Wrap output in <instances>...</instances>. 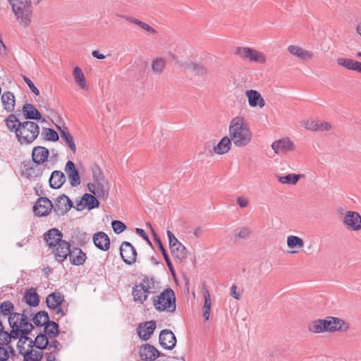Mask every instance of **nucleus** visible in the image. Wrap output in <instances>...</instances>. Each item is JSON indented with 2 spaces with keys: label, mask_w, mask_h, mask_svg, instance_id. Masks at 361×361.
I'll return each instance as SVG.
<instances>
[{
  "label": "nucleus",
  "mask_w": 361,
  "mask_h": 361,
  "mask_svg": "<svg viewBox=\"0 0 361 361\" xmlns=\"http://www.w3.org/2000/svg\"><path fill=\"white\" fill-rule=\"evenodd\" d=\"M6 127L15 133L20 145H30L39 134V125L30 121L21 122L15 114H10L5 120Z\"/></svg>",
  "instance_id": "obj_1"
},
{
  "label": "nucleus",
  "mask_w": 361,
  "mask_h": 361,
  "mask_svg": "<svg viewBox=\"0 0 361 361\" xmlns=\"http://www.w3.org/2000/svg\"><path fill=\"white\" fill-rule=\"evenodd\" d=\"M228 135L237 147L247 146L252 140V130L244 117L237 116L231 119L228 126Z\"/></svg>",
  "instance_id": "obj_2"
},
{
  "label": "nucleus",
  "mask_w": 361,
  "mask_h": 361,
  "mask_svg": "<svg viewBox=\"0 0 361 361\" xmlns=\"http://www.w3.org/2000/svg\"><path fill=\"white\" fill-rule=\"evenodd\" d=\"M8 323L12 329V334L19 337L18 348L21 347V343L27 342L29 340L27 335L33 329L32 324L27 319L24 314L14 312L8 318Z\"/></svg>",
  "instance_id": "obj_3"
},
{
  "label": "nucleus",
  "mask_w": 361,
  "mask_h": 361,
  "mask_svg": "<svg viewBox=\"0 0 361 361\" xmlns=\"http://www.w3.org/2000/svg\"><path fill=\"white\" fill-rule=\"evenodd\" d=\"M93 183L87 184L90 192L99 199L106 200L109 197L110 186L99 169L93 170Z\"/></svg>",
  "instance_id": "obj_4"
},
{
  "label": "nucleus",
  "mask_w": 361,
  "mask_h": 361,
  "mask_svg": "<svg viewBox=\"0 0 361 361\" xmlns=\"http://www.w3.org/2000/svg\"><path fill=\"white\" fill-rule=\"evenodd\" d=\"M19 23L27 27L31 23L32 6L30 0H8Z\"/></svg>",
  "instance_id": "obj_5"
},
{
  "label": "nucleus",
  "mask_w": 361,
  "mask_h": 361,
  "mask_svg": "<svg viewBox=\"0 0 361 361\" xmlns=\"http://www.w3.org/2000/svg\"><path fill=\"white\" fill-rule=\"evenodd\" d=\"M56 254V260L62 262L68 256L70 262L73 265L80 266L84 264L86 259V255L80 248L75 247L71 250V245L68 243H62L61 247Z\"/></svg>",
  "instance_id": "obj_6"
},
{
  "label": "nucleus",
  "mask_w": 361,
  "mask_h": 361,
  "mask_svg": "<svg viewBox=\"0 0 361 361\" xmlns=\"http://www.w3.org/2000/svg\"><path fill=\"white\" fill-rule=\"evenodd\" d=\"M155 282L153 278L145 276L138 284L133 287L132 295L133 300L136 302L143 304L147 299L148 295L155 292Z\"/></svg>",
  "instance_id": "obj_7"
},
{
  "label": "nucleus",
  "mask_w": 361,
  "mask_h": 361,
  "mask_svg": "<svg viewBox=\"0 0 361 361\" xmlns=\"http://www.w3.org/2000/svg\"><path fill=\"white\" fill-rule=\"evenodd\" d=\"M153 304L158 311L174 312L176 308L174 291L168 288L154 298Z\"/></svg>",
  "instance_id": "obj_8"
},
{
  "label": "nucleus",
  "mask_w": 361,
  "mask_h": 361,
  "mask_svg": "<svg viewBox=\"0 0 361 361\" xmlns=\"http://www.w3.org/2000/svg\"><path fill=\"white\" fill-rule=\"evenodd\" d=\"M235 55L244 60H249L251 62L258 63H265L267 61L266 56L255 49L247 47H237L234 51Z\"/></svg>",
  "instance_id": "obj_9"
},
{
  "label": "nucleus",
  "mask_w": 361,
  "mask_h": 361,
  "mask_svg": "<svg viewBox=\"0 0 361 361\" xmlns=\"http://www.w3.org/2000/svg\"><path fill=\"white\" fill-rule=\"evenodd\" d=\"M63 234L57 228H51L44 234V240L49 248L53 250L55 258L56 259V254L59 252L61 247L62 243H67L66 240H62Z\"/></svg>",
  "instance_id": "obj_10"
},
{
  "label": "nucleus",
  "mask_w": 361,
  "mask_h": 361,
  "mask_svg": "<svg viewBox=\"0 0 361 361\" xmlns=\"http://www.w3.org/2000/svg\"><path fill=\"white\" fill-rule=\"evenodd\" d=\"M166 234L169 241V248L172 255L180 262L186 259L188 254L185 247L176 238L171 231L168 230Z\"/></svg>",
  "instance_id": "obj_11"
},
{
  "label": "nucleus",
  "mask_w": 361,
  "mask_h": 361,
  "mask_svg": "<svg viewBox=\"0 0 361 361\" xmlns=\"http://www.w3.org/2000/svg\"><path fill=\"white\" fill-rule=\"evenodd\" d=\"M271 148L276 154H286L296 149L295 143L289 137H283L272 142Z\"/></svg>",
  "instance_id": "obj_12"
},
{
  "label": "nucleus",
  "mask_w": 361,
  "mask_h": 361,
  "mask_svg": "<svg viewBox=\"0 0 361 361\" xmlns=\"http://www.w3.org/2000/svg\"><path fill=\"white\" fill-rule=\"evenodd\" d=\"M342 223L350 231L361 230V216L357 212L347 211L343 216Z\"/></svg>",
  "instance_id": "obj_13"
},
{
  "label": "nucleus",
  "mask_w": 361,
  "mask_h": 361,
  "mask_svg": "<svg viewBox=\"0 0 361 361\" xmlns=\"http://www.w3.org/2000/svg\"><path fill=\"white\" fill-rule=\"evenodd\" d=\"M287 51L291 56L302 61H310L314 56V54L312 51L305 49L298 45H288Z\"/></svg>",
  "instance_id": "obj_14"
},
{
  "label": "nucleus",
  "mask_w": 361,
  "mask_h": 361,
  "mask_svg": "<svg viewBox=\"0 0 361 361\" xmlns=\"http://www.w3.org/2000/svg\"><path fill=\"white\" fill-rule=\"evenodd\" d=\"M120 254L122 259L127 264H132L135 262L137 252L135 248L129 242H123L120 247Z\"/></svg>",
  "instance_id": "obj_15"
},
{
  "label": "nucleus",
  "mask_w": 361,
  "mask_h": 361,
  "mask_svg": "<svg viewBox=\"0 0 361 361\" xmlns=\"http://www.w3.org/2000/svg\"><path fill=\"white\" fill-rule=\"evenodd\" d=\"M53 204L54 212L59 216L67 213L73 207L72 201L66 195L59 196Z\"/></svg>",
  "instance_id": "obj_16"
},
{
  "label": "nucleus",
  "mask_w": 361,
  "mask_h": 361,
  "mask_svg": "<svg viewBox=\"0 0 361 361\" xmlns=\"http://www.w3.org/2000/svg\"><path fill=\"white\" fill-rule=\"evenodd\" d=\"M53 203L47 197H39L33 207L35 214L38 216H47L53 209Z\"/></svg>",
  "instance_id": "obj_17"
},
{
  "label": "nucleus",
  "mask_w": 361,
  "mask_h": 361,
  "mask_svg": "<svg viewBox=\"0 0 361 361\" xmlns=\"http://www.w3.org/2000/svg\"><path fill=\"white\" fill-rule=\"evenodd\" d=\"M245 94L247 98L248 104L250 107L262 109L265 106V100L258 91L247 90L245 91Z\"/></svg>",
  "instance_id": "obj_18"
},
{
  "label": "nucleus",
  "mask_w": 361,
  "mask_h": 361,
  "mask_svg": "<svg viewBox=\"0 0 361 361\" xmlns=\"http://www.w3.org/2000/svg\"><path fill=\"white\" fill-rule=\"evenodd\" d=\"M325 322L328 323L326 324V331H347L349 329L348 323L336 317H328L325 319Z\"/></svg>",
  "instance_id": "obj_19"
},
{
  "label": "nucleus",
  "mask_w": 361,
  "mask_h": 361,
  "mask_svg": "<svg viewBox=\"0 0 361 361\" xmlns=\"http://www.w3.org/2000/svg\"><path fill=\"white\" fill-rule=\"evenodd\" d=\"M159 343L166 349H173L176 344V338L174 334L171 330H162L159 334Z\"/></svg>",
  "instance_id": "obj_20"
},
{
  "label": "nucleus",
  "mask_w": 361,
  "mask_h": 361,
  "mask_svg": "<svg viewBox=\"0 0 361 361\" xmlns=\"http://www.w3.org/2000/svg\"><path fill=\"white\" fill-rule=\"evenodd\" d=\"M27 341H29V348L25 352L22 351L21 347L18 348L20 353L24 355V361H40L43 357L42 350L34 349L35 346L32 345V341L29 339Z\"/></svg>",
  "instance_id": "obj_21"
},
{
  "label": "nucleus",
  "mask_w": 361,
  "mask_h": 361,
  "mask_svg": "<svg viewBox=\"0 0 361 361\" xmlns=\"http://www.w3.org/2000/svg\"><path fill=\"white\" fill-rule=\"evenodd\" d=\"M99 202L94 195L86 193L82 197V200L77 204L76 209L80 211L85 207H87L89 209H92L98 207Z\"/></svg>",
  "instance_id": "obj_22"
},
{
  "label": "nucleus",
  "mask_w": 361,
  "mask_h": 361,
  "mask_svg": "<svg viewBox=\"0 0 361 361\" xmlns=\"http://www.w3.org/2000/svg\"><path fill=\"white\" fill-rule=\"evenodd\" d=\"M65 171L70 180V184L73 187H76L80 183V178L75 164L72 161H68L65 166Z\"/></svg>",
  "instance_id": "obj_23"
},
{
  "label": "nucleus",
  "mask_w": 361,
  "mask_h": 361,
  "mask_svg": "<svg viewBox=\"0 0 361 361\" xmlns=\"http://www.w3.org/2000/svg\"><path fill=\"white\" fill-rule=\"evenodd\" d=\"M156 329V323L154 321L146 322L138 326L137 333L139 336L145 340H148Z\"/></svg>",
  "instance_id": "obj_24"
},
{
  "label": "nucleus",
  "mask_w": 361,
  "mask_h": 361,
  "mask_svg": "<svg viewBox=\"0 0 361 361\" xmlns=\"http://www.w3.org/2000/svg\"><path fill=\"white\" fill-rule=\"evenodd\" d=\"M140 355L144 361H152L159 356V352L153 345L145 344L141 347Z\"/></svg>",
  "instance_id": "obj_25"
},
{
  "label": "nucleus",
  "mask_w": 361,
  "mask_h": 361,
  "mask_svg": "<svg viewBox=\"0 0 361 361\" xmlns=\"http://www.w3.org/2000/svg\"><path fill=\"white\" fill-rule=\"evenodd\" d=\"M93 243L99 250L106 251L110 247V239L104 232L100 231L93 235Z\"/></svg>",
  "instance_id": "obj_26"
},
{
  "label": "nucleus",
  "mask_w": 361,
  "mask_h": 361,
  "mask_svg": "<svg viewBox=\"0 0 361 361\" xmlns=\"http://www.w3.org/2000/svg\"><path fill=\"white\" fill-rule=\"evenodd\" d=\"M49 155V150L42 146L35 147L32 149V158L35 164H40L44 163Z\"/></svg>",
  "instance_id": "obj_27"
},
{
  "label": "nucleus",
  "mask_w": 361,
  "mask_h": 361,
  "mask_svg": "<svg viewBox=\"0 0 361 361\" xmlns=\"http://www.w3.org/2000/svg\"><path fill=\"white\" fill-rule=\"evenodd\" d=\"M183 66L188 72L195 75L204 76L207 73L206 67L200 63L189 61L184 63Z\"/></svg>",
  "instance_id": "obj_28"
},
{
  "label": "nucleus",
  "mask_w": 361,
  "mask_h": 361,
  "mask_svg": "<svg viewBox=\"0 0 361 361\" xmlns=\"http://www.w3.org/2000/svg\"><path fill=\"white\" fill-rule=\"evenodd\" d=\"M286 242L288 247L292 249V250L289 252L291 254L298 253L305 245L303 240L296 235H288Z\"/></svg>",
  "instance_id": "obj_29"
},
{
  "label": "nucleus",
  "mask_w": 361,
  "mask_h": 361,
  "mask_svg": "<svg viewBox=\"0 0 361 361\" xmlns=\"http://www.w3.org/2000/svg\"><path fill=\"white\" fill-rule=\"evenodd\" d=\"M66 176L61 171H54L51 173L49 182L51 188L54 189L60 188L66 182Z\"/></svg>",
  "instance_id": "obj_30"
},
{
  "label": "nucleus",
  "mask_w": 361,
  "mask_h": 361,
  "mask_svg": "<svg viewBox=\"0 0 361 361\" xmlns=\"http://www.w3.org/2000/svg\"><path fill=\"white\" fill-rule=\"evenodd\" d=\"M23 114L26 119L39 120L42 118L40 112L31 104H25L23 105Z\"/></svg>",
  "instance_id": "obj_31"
},
{
  "label": "nucleus",
  "mask_w": 361,
  "mask_h": 361,
  "mask_svg": "<svg viewBox=\"0 0 361 361\" xmlns=\"http://www.w3.org/2000/svg\"><path fill=\"white\" fill-rule=\"evenodd\" d=\"M23 301L28 306L37 307L39 302V295L34 288H30L25 293Z\"/></svg>",
  "instance_id": "obj_32"
},
{
  "label": "nucleus",
  "mask_w": 361,
  "mask_h": 361,
  "mask_svg": "<svg viewBox=\"0 0 361 361\" xmlns=\"http://www.w3.org/2000/svg\"><path fill=\"white\" fill-rule=\"evenodd\" d=\"M337 64L344 67L348 70L354 71L358 73L361 62L348 58H338L336 59Z\"/></svg>",
  "instance_id": "obj_33"
},
{
  "label": "nucleus",
  "mask_w": 361,
  "mask_h": 361,
  "mask_svg": "<svg viewBox=\"0 0 361 361\" xmlns=\"http://www.w3.org/2000/svg\"><path fill=\"white\" fill-rule=\"evenodd\" d=\"M57 128L59 130L61 139L65 142L66 145L69 147L73 153L75 154L77 150L76 145L75 144L73 137L70 133L68 128L66 127L61 128L59 126Z\"/></svg>",
  "instance_id": "obj_34"
},
{
  "label": "nucleus",
  "mask_w": 361,
  "mask_h": 361,
  "mask_svg": "<svg viewBox=\"0 0 361 361\" xmlns=\"http://www.w3.org/2000/svg\"><path fill=\"white\" fill-rule=\"evenodd\" d=\"M232 142L229 137H224L216 146L214 147V153L217 154H224L227 153L231 149Z\"/></svg>",
  "instance_id": "obj_35"
},
{
  "label": "nucleus",
  "mask_w": 361,
  "mask_h": 361,
  "mask_svg": "<svg viewBox=\"0 0 361 361\" xmlns=\"http://www.w3.org/2000/svg\"><path fill=\"white\" fill-rule=\"evenodd\" d=\"M1 102L5 110L11 112L15 107V96L11 92H5L1 95Z\"/></svg>",
  "instance_id": "obj_36"
},
{
  "label": "nucleus",
  "mask_w": 361,
  "mask_h": 361,
  "mask_svg": "<svg viewBox=\"0 0 361 361\" xmlns=\"http://www.w3.org/2000/svg\"><path fill=\"white\" fill-rule=\"evenodd\" d=\"M64 300L63 295L59 292H54L49 294L46 300L47 305L49 308H57Z\"/></svg>",
  "instance_id": "obj_37"
},
{
  "label": "nucleus",
  "mask_w": 361,
  "mask_h": 361,
  "mask_svg": "<svg viewBox=\"0 0 361 361\" xmlns=\"http://www.w3.org/2000/svg\"><path fill=\"white\" fill-rule=\"evenodd\" d=\"M73 75L75 82L83 90H88V85H87L86 80L80 68L76 66L73 68Z\"/></svg>",
  "instance_id": "obj_38"
},
{
  "label": "nucleus",
  "mask_w": 361,
  "mask_h": 361,
  "mask_svg": "<svg viewBox=\"0 0 361 361\" xmlns=\"http://www.w3.org/2000/svg\"><path fill=\"white\" fill-rule=\"evenodd\" d=\"M328 323L324 319H317L308 324L307 329L310 331L314 334H319L326 331V326Z\"/></svg>",
  "instance_id": "obj_39"
},
{
  "label": "nucleus",
  "mask_w": 361,
  "mask_h": 361,
  "mask_svg": "<svg viewBox=\"0 0 361 361\" xmlns=\"http://www.w3.org/2000/svg\"><path fill=\"white\" fill-rule=\"evenodd\" d=\"M302 176L300 174L289 173L286 176H276L277 180L282 184L295 185Z\"/></svg>",
  "instance_id": "obj_40"
},
{
  "label": "nucleus",
  "mask_w": 361,
  "mask_h": 361,
  "mask_svg": "<svg viewBox=\"0 0 361 361\" xmlns=\"http://www.w3.org/2000/svg\"><path fill=\"white\" fill-rule=\"evenodd\" d=\"M204 305H203V317L207 321L209 318L211 310V298L209 290L207 288L203 290Z\"/></svg>",
  "instance_id": "obj_41"
},
{
  "label": "nucleus",
  "mask_w": 361,
  "mask_h": 361,
  "mask_svg": "<svg viewBox=\"0 0 361 361\" xmlns=\"http://www.w3.org/2000/svg\"><path fill=\"white\" fill-rule=\"evenodd\" d=\"M252 233V230L248 226H242L233 231L235 240L247 239Z\"/></svg>",
  "instance_id": "obj_42"
},
{
  "label": "nucleus",
  "mask_w": 361,
  "mask_h": 361,
  "mask_svg": "<svg viewBox=\"0 0 361 361\" xmlns=\"http://www.w3.org/2000/svg\"><path fill=\"white\" fill-rule=\"evenodd\" d=\"M32 345L35 348L39 350L46 348L49 345V341L47 335L40 334L37 336L35 341H32Z\"/></svg>",
  "instance_id": "obj_43"
},
{
  "label": "nucleus",
  "mask_w": 361,
  "mask_h": 361,
  "mask_svg": "<svg viewBox=\"0 0 361 361\" xmlns=\"http://www.w3.org/2000/svg\"><path fill=\"white\" fill-rule=\"evenodd\" d=\"M44 326V332L50 338L55 337L56 336L58 335L59 325L56 322L49 320Z\"/></svg>",
  "instance_id": "obj_44"
},
{
  "label": "nucleus",
  "mask_w": 361,
  "mask_h": 361,
  "mask_svg": "<svg viewBox=\"0 0 361 361\" xmlns=\"http://www.w3.org/2000/svg\"><path fill=\"white\" fill-rule=\"evenodd\" d=\"M49 319L48 313L45 311H41L35 314L32 320L36 326H44Z\"/></svg>",
  "instance_id": "obj_45"
},
{
  "label": "nucleus",
  "mask_w": 361,
  "mask_h": 361,
  "mask_svg": "<svg viewBox=\"0 0 361 361\" xmlns=\"http://www.w3.org/2000/svg\"><path fill=\"white\" fill-rule=\"evenodd\" d=\"M166 66V61L162 58H157L152 62V69L154 73L161 74Z\"/></svg>",
  "instance_id": "obj_46"
},
{
  "label": "nucleus",
  "mask_w": 361,
  "mask_h": 361,
  "mask_svg": "<svg viewBox=\"0 0 361 361\" xmlns=\"http://www.w3.org/2000/svg\"><path fill=\"white\" fill-rule=\"evenodd\" d=\"M18 338V336H15L14 334H12V331L8 334L3 329L0 331V345H8L11 342V338L17 339Z\"/></svg>",
  "instance_id": "obj_47"
},
{
  "label": "nucleus",
  "mask_w": 361,
  "mask_h": 361,
  "mask_svg": "<svg viewBox=\"0 0 361 361\" xmlns=\"http://www.w3.org/2000/svg\"><path fill=\"white\" fill-rule=\"evenodd\" d=\"M301 126L307 130H310L312 131H317L318 130L317 128V121L315 120H305L301 122Z\"/></svg>",
  "instance_id": "obj_48"
},
{
  "label": "nucleus",
  "mask_w": 361,
  "mask_h": 361,
  "mask_svg": "<svg viewBox=\"0 0 361 361\" xmlns=\"http://www.w3.org/2000/svg\"><path fill=\"white\" fill-rule=\"evenodd\" d=\"M45 139L49 141H58L59 140V135L58 133L51 128H46L44 130Z\"/></svg>",
  "instance_id": "obj_49"
},
{
  "label": "nucleus",
  "mask_w": 361,
  "mask_h": 361,
  "mask_svg": "<svg viewBox=\"0 0 361 361\" xmlns=\"http://www.w3.org/2000/svg\"><path fill=\"white\" fill-rule=\"evenodd\" d=\"M111 225L114 231L117 234L121 233L126 228V226L123 222L118 220L113 221Z\"/></svg>",
  "instance_id": "obj_50"
},
{
  "label": "nucleus",
  "mask_w": 361,
  "mask_h": 361,
  "mask_svg": "<svg viewBox=\"0 0 361 361\" xmlns=\"http://www.w3.org/2000/svg\"><path fill=\"white\" fill-rule=\"evenodd\" d=\"M159 248L164 257V259L166 262V264H167L169 269L171 271H173V264H172V263L170 260V258H169L166 250L164 249L162 243H160V246H159Z\"/></svg>",
  "instance_id": "obj_51"
},
{
  "label": "nucleus",
  "mask_w": 361,
  "mask_h": 361,
  "mask_svg": "<svg viewBox=\"0 0 361 361\" xmlns=\"http://www.w3.org/2000/svg\"><path fill=\"white\" fill-rule=\"evenodd\" d=\"M23 80L25 81V82L27 85V86L29 87L30 90L37 96H38L39 94V90L35 86L34 83L31 81V80L26 77V76H23Z\"/></svg>",
  "instance_id": "obj_52"
},
{
  "label": "nucleus",
  "mask_w": 361,
  "mask_h": 361,
  "mask_svg": "<svg viewBox=\"0 0 361 361\" xmlns=\"http://www.w3.org/2000/svg\"><path fill=\"white\" fill-rule=\"evenodd\" d=\"M317 130L320 131H328L331 128V126L330 123L327 122H324L322 121H317Z\"/></svg>",
  "instance_id": "obj_53"
},
{
  "label": "nucleus",
  "mask_w": 361,
  "mask_h": 361,
  "mask_svg": "<svg viewBox=\"0 0 361 361\" xmlns=\"http://www.w3.org/2000/svg\"><path fill=\"white\" fill-rule=\"evenodd\" d=\"M9 353L8 350L3 346H0V361H7Z\"/></svg>",
  "instance_id": "obj_54"
},
{
  "label": "nucleus",
  "mask_w": 361,
  "mask_h": 361,
  "mask_svg": "<svg viewBox=\"0 0 361 361\" xmlns=\"http://www.w3.org/2000/svg\"><path fill=\"white\" fill-rule=\"evenodd\" d=\"M48 349L49 350H53V351L59 350L61 348V345L60 343L57 341H53L51 342H49L48 345Z\"/></svg>",
  "instance_id": "obj_55"
},
{
  "label": "nucleus",
  "mask_w": 361,
  "mask_h": 361,
  "mask_svg": "<svg viewBox=\"0 0 361 361\" xmlns=\"http://www.w3.org/2000/svg\"><path fill=\"white\" fill-rule=\"evenodd\" d=\"M32 307L29 306L27 308H24L23 310V312H21L22 314H24L27 320L30 321L31 317H32L34 314V312L32 310Z\"/></svg>",
  "instance_id": "obj_56"
},
{
  "label": "nucleus",
  "mask_w": 361,
  "mask_h": 361,
  "mask_svg": "<svg viewBox=\"0 0 361 361\" xmlns=\"http://www.w3.org/2000/svg\"><path fill=\"white\" fill-rule=\"evenodd\" d=\"M237 203L241 208H245L248 204V200L244 197H238L237 198Z\"/></svg>",
  "instance_id": "obj_57"
},
{
  "label": "nucleus",
  "mask_w": 361,
  "mask_h": 361,
  "mask_svg": "<svg viewBox=\"0 0 361 361\" xmlns=\"http://www.w3.org/2000/svg\"><path fill=\"white\" fill-rule=\"evenodd\" d=\"M126 20H128L132 23H134V24L138 25L139 27H141V25L143 23L142 21H141L134 17L127 16V17H126Z\"/></svg>",
  "instance_id": "obj_58"
},
{
  "label": "nucleus",
  "mask_w": 361,
  "mask_h": 361,
  "mask_svg": "<svg viewBox=\"0 0 361 361\" xmlns=\"http://www.w3.org/2000/svg\"><path fill=\"white\" fill-rule=\"evenodd\" d=\"M140 27L142 28L143 30H146L147 32H150V33H155L156 32V30L153 27H152L149 25L144 23V22L141 25Z\"/></svg>",
  "instance_id": "obj_59"
},
{
  "label": "nucleus",
  "mask_w": 361,
  "mask_h": 361,
  "mask_svg": "<svg viewBox=\"0 0 361 361\" xmlns=\"http://www.w3.org/2000/svg\"><path fill=\"white\" fill-rule=\"evenodd\" d=\"M231 294L235 299L239 300L240 294L237 293V286L235 285L231 286Z\"/></svg>",
  "instance_id": "obj_60"
},
{
  "label": "nucleus",
  "mask_w": 361,
  "mask_h": 361,
  "mask_svg": "<svg viewBox=\"0 0 361 361\" xmlns=\"http://www.w3.org/2000/svg\"><path fill=\"white\" fill-rule=\"evenodd\" d=\"M45 357H46V360L47 361H54L55 359H56L55 352L54 351H51L49 353H46L45 354Z\"/></svg>",
  "instance_id": "obj_61"
},
{
  "label": "nucleus",
  "mask_w": 361,
  "mask_h": 361,
  "mask_svg": "<svg viewBox=\"0 0 361 361\" xmlns=\"http://www.w3.org/2000/svg\"><path fill=\"white\" fill-rule=\"evenodd\" d=\"M54 310H56V315L58 316V317L56 318V319H59V318H61V317L64 316L66 314V312L63 311V310L61 307H59V306L57 307V308H54Z\"/></svg>",
  "instance_id": "obj_62"
},
{
  "label": "nucleus",
  "mask_w": 361,
  "mask_h": 361,
  "mask_svg": "<svg viewBox=\"0 0 361 361\" xmlns=\"http://www.w3.org/2000/svg\"><path fill=\"white\" fill-rule=\"evenodd\" d=\"M92 55L93 57L98 59H105V56L102 54H100L98 51L94 50L92 52Z\"/></svg>",
  "instance_id": "obj_63"
},
{
  "label": "nucleus",
  "mask_w": 361,
  "mask_h": 361,
  "mask_svg": "<svg viewBox=\"0 0 361 361\" xmlns=\"http://www.w3.org/2000/svg\"><path fill=\"white\" fill-rule=\"evenodd\" d=\"M135 232H136L137 234H138L142 238L146 237V235H147L145 231L143 229H142V228H137L135 229Z\"/></svg>",
  "instance_id": "obj_64"
}]
</instances>
